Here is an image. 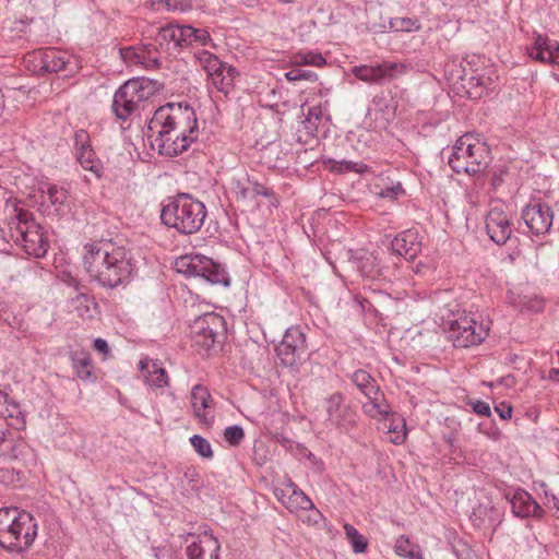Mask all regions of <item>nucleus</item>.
Returning a JSON list of instances; mask_svg holds the SVG:
<instances>
[{"label":"nucleus","mask_w":559,"mask_h":559,"mask_svg":"<svg viewBox=\"0 0 559 559\" xmlns=\"http://www.w3.org/2000/svg\"><path fill=\"white\" fill-rule=\"evenodd\" d=\"M147 138L159 154L177 156L194 142L199 134L194 111L180 104L168 103L157 108L148 122Z\"/></svg>","instance_id":"nucleus-1"},{"label":"nucleus","mask_w":559,"mask_h":559,"mask_svg":"<svg viewBox=\"0 0 559 559\" xmlns=\"http://www.w3.org/2000/svg\"><path fill=\"white\" fill-rule=\"evenodd\" d=\"M84 267L102 287L114 289L128 285L135 271L130 250L112 240L102 239L84 247Z\"/></svg>","instance_id":"nucleus-2"},{"label":"nucleus","mask_w":559,"mask_h":559,"mask_svg":"<svg viewBox=\"0 0 559 559\" xmlns=\"http://www.w3.org/2000/svg\"><path fill=\"white\" fill-rule=\"evenodd\" d=\"M37 522L27 511L0 509V548L21 555L28 550L37 536Z\"/></svg>","instance_id":"nucleus-3"},{"label":"nucleus","mask_w":559,"mask_h":559,"mask_svg":"<svg viewBox=\"0 0 559 559\" xmlns=\"http://www.w3.org/2000/svg\"><path fill=\"white\" fill-rule=\"evenodd\" d=\"M207 215L203 202L189 193H178L169 198L160 212L162 222L182 235H191L201 229Z\"/></svg>","instance_id":"nucleus-4"},{"label":"nucleus","mask_w":559,"mask_h":559,"mask_svg":"<svg viewBox=\"0 0 559 559\" xmlns=\"http://www.w3.org/2000/svg\"><path fill=\"white\" fill-rule=\"evenodd\" d=\"M14 213L7 223L10 240L23 248L28 255L44 257L49 243L43 227L34 219L31 212L15 207Z\"/></svg>","instance_id":"nucleus-5"},{"label":"nucleus","mask_w":559,"mask_h":559,"mask_svg":"<svg viewBox=\"0 0 559 559\" xmlns=\"http://www.w3.org/2000/svg\"><path fill=\"white\" fill-rule=\"evenodd\" d=\"M448 163L456 174L476 175L490 163L487 144L472 133H465L453 145Z\"/></svg>","instance_id":"nucleus-6"},{"label":"nucleus","mask_w":559,"mask_h":559,"mask_svg":"<svg viewBox=\"0 0 559 559\" xmlns=\"http://www.w3.org/2000/svg\"><path fill=\"white\" fill-rule=\"evenodd\" d=\"M152 95L151 81L145 79L129 80L116 91L111 105L112 112L118 119L127 120Z\"/></svg>","instance_id":"nucleus-7"},{"label":"nucleus","mask_w":559,"mask_h":559,"mask_svg":"<svg viewBox=\"0 0 559 559\" xmlns=\"http://www.w3.org/2000/svg\"><path fill=\"white\" fill-rule=\"evenodd\" d=\"M175 269L188 276H198L211 284L229 286V276L225 269L212 259L200 254H186L176 259Z\"/></svg>","instance_id":"nucleus-8"},{"label":"nucleus","mask_w":559,"mask_h":559,"mask_svg":"<svg viewBox=\"0 0 559 559\" xmlns=\"http://www.w3.org/2000/svg\"><path fill=\"white\" fill-rule=\"evenodd\" d=\"M489 328L465 313L449 322L448 337L455 347L467 348L483 343L488 336Z\"/></svg>","instance_id":"nucleus-9"},{"label":"nucleus","mask_w":559,"mask_h":559,"mask_svg":"<svg viewBox=\"0 0 559 559\" xmlns=\"http://www.w3.org/2000/svg\"><path fill=\"white\" fill-rule=\"evenodd\" d=\"M194 56L217 91L227 95L239 75L237 69L221 61L217 56L207 50H200Z\"/></svg>","instance_id":"nucleus-10"},{"label":"nucleus","mask_w":559,"mask_h":559,"mask_svg":"<svg viewBox=\"0 0 559 559\" xmlns=\"http://www.w3.org/2000/svg\"><path fill=\"white\" fill-rule=\"evenodd\" d=\"M194 56L217 91L227 95L239 75L237 69L221 61L217 56L207 50H200Z\"/></svg>","instance_id":"nucleus-11"},{"label":"nucleus","mask_w":559,"mask_h":559,"mask_svg":"<svg viewBox=\"0 0 559 559\" xmlns=\"http://www.w3.org/2000/svg\"><path fill=\"white\" fill-rule=\"evenodd\" d=\"M307 353L306 335L300 326L286 330L282 342L276 347V355L284 367L299 366Z\"/></svg>","instance_id":"nucleus-12"},{"label":"nucleus","mask_w":559,"mask_h":559,"mask_svg":"<svg viewBox=\"0 0 559 559\" xmlns=\"http://www.w3.org/2000/svg\"><path fill=\"white\" fill-rule=\"evenodd\" d=\"M180 537L186 543L187 559H219L221 544L206 530L188 532Z\"/></svg>","instance_id":"nucleus-13"},{"label":"nucleus","mask_w":559,"mask_h":559,"mask_svg":"<svg viewBox=\"0 0 559 559\" xmlns=\"http://www.w3.org/2000/svg\"><path fill=\"white\" fill-rule=\"evenodd\" d=\"M223 323V318L214 312L205 313L195 319L191 325L194 345L205 350L213 347Z\"/></svg>","instance_id":"nucleus-14"},{"label":"nucleus","mask_w":559,"mask_h":559,"mask_svg":"<svg viewBox=\"0 0 559 559\" xmlns=\"http://www.w3.org/2000/svg\"><path fill=\"white\" fill-rule=\"evenodd\" d=\"M406 67L397 62L384 61L377 64H361L352 69L358 80L369 84H379L385 80H393L404 73Z\"/></svg>","instance_id":"nucleus-15"},{"label":"nucleus","mask_w":559,"mask_h":559,"mask_svg":"<svg viewBox=\"0 0 559 559\" xmlns=\"http://www.w3.org/2000/svg\"><path fill=\"white\" fill-rule=\"evenodd\" d=\"M486 231L497 245H504L513 233L511 215L503 205L492 206L485 219Z\"/></svg>","instance_id":"nucleus-16"},{"label":"nucleus","mask_w":559,"mask_h":559,"mask_svg":"<svg viewBox=\"0 0 559 559\" xmlns=\"http://www.w3.org/2000/svg\"><path fill=\"white\" fill-rule=\"evenodd\" d=\"M75 157L83 169L91 171L96 178L104 174L102 160L96 156L87 131L80 129L74 133Z\"/></svg>","instance_id":"nucleus-17"},{"label":"nucleus","mask_w":559,"mask_h":559,"mask_svg":"<svg viewBox=\"0 0 559 559\" xmlns=\"http://www.w3.org/2000/svg\"><path fill=\"white\" fill-rule=\"evenodd\" d=\"M35 60L38 62L39 71L45 73H63L68 76L76 69L75 61L67 52L55 48L39 52Z\"/></svg>","instance_id":"nucleus-18"},{"label":"nucleus","mask_w":559,"mask_h":559,"mask_svg":"<svg viewBox=\"0 0 559 559\" xmlns=\"http://www.w3.org/2000/svg\"><path fill=\"white\" fill-rule=\"evenodd\" d=\"M445 73L449 74V80L456 84L459 81L462 82V86L464 88H483L490 90L495 83V80L491 78L492 70L487 73H478L471 72L468 73L462 64H457L455 62L448 63L445 66Z\"/></svg>","instance_id":"nucleus-19"},{"label":"nucleus","mask_w":559,"mask_h":559,"mask_svg":"<svg viewBox=\"0 0 559 559\" xmlns=\"http://www.w3.org/2000/svg\"><path fill=\"white\" fill-rule=\"evenodd\" d=\"M522 218L534 235H544L552 225L554 213L548 204L534 202L523 210Z\"/></svg>","instance_id":"nucleus-20"},{"label":"nucleus","mask_w":559,"mask_h":559,"mask_svg":"<svg viewBox=\"0 0 559 559\" xmlns=\"http://www.w3.org/2000/svg\"><path fill=\"white\" fill-rule=\"evenodd\" d=\"M343 395L338 392L325 400L326 420L336 428L348 430L356 423V414L343 403Z\"/></svg>","instance_id":"nucleus-21"},{"label":"nucleus","mask_w":559,"mask_h":559,"mask_svg":"<svg viewBox=\"0 0 559 559\" xmlns=\"http://www.w3.org/2000/svg\"><path fill=\"white\" fill-rule=\"evenodd\" d=\"M191 406L194 417L206 427L214 424L215 415L212 412L214 406L213 397L209 389L202 384H195L191 390Z\"/></svg>","instance_id":"nucleus-22"},{"label":"nucleus","mask_w":559,"mask_h":559,"mask_svg":"<svg viewBox=\"0 0 559 559\" xmlns=\"http://www.w3.org/2000/svg\"><path fill=\"white\" fill-rule=\"evenodd\" d=\"M186 33H190L189 29H186V25L167 24L158 28L154 41L164 51L186 47Z\"/></svg>","instance_id":"nucleus-23"},{"label":"nucleus","mask_w":559,"mask_h":559,"mask_svg":"<svg viewBox=\"0 0 559 559\" xmlns=\"http://www.w3.org/2000/svg\"><path fill=\"white\" fill-rule=\"evenodd\" d=\"M393 252L404 257L406 260H413L421 251V241L417 230L407 229L400 233L391 242Z\"/></svg>","instance_id":"nucleus-24"},{"label":"nucleus","mask_w":559,"mask_h":559,"mask_svg":"<svg viewBox=\"0 0 559 559\" xmlns=\"http://www.w3.org/2000/svg\"><path fill=\"white\" fill-rule=\"evenodd\" d=\"M530 57L542 63L559 66V43L538 35L528 49Z\"/></svg>","instance_id":"nucleus-25"},{"label":"nucleus","mask_w":559,"mask_h":559,"mask_svg":"<svg viewBox=\"0 0 559 559\" xmlns=\"http://www.w3.org/2000/svg\"><path fill=\"white\" fill-rule=\"evenodd\" d=\"M513 513L519 518H542L544 515L543 508L534 500V498L525 490L519 489L511 499Z\"/></svg>","instance_id":"nucleus-26"},{"label":"nucleus","mask_w":559,"mask_h":559,"mask_svg":"<svg viewBox=\"0 0 559 559\" xmlns=\"http://www.w3.org/2000/svg\"><path fill=\"white\" fill-rule=\"evenodd\" d=\"M288 487L292 489V492L287 496L286 500H282V503L290 511V512H299V511H312L313 518L311 519L314 523L318 522V518L321 516L320 511L314 507V503L311 499L297 487L293 481L288 483Z\"/></svg>","instance_id":"nucleus-27"},{"label":"nucleus","mask_w":559,"mask_h":559,"mask_svg":"<svg viewBox=\"0 0 559 559\" xmlns=\"http://www.w3.org/2000/svg\"><path fill=\"white\" fill-rule=\"evenodd\" d=\"M140 369L144 373L145 383L152 388H165L168 385L166 370L157 361L142 359Z\"/></svg>","instance_id":"nucleus-28"},{"label":"nucleus","mask_w":559,"mask_h":559,"mask_svg":"<svg viewBox=\"0 0 559 559\" xmlns=\"http://www.w3.org/2000/svg\"><path fill=\"white\" fill-rule=\"evenodd\" d=\"M144 51L139 46H130L120 49L122 60L129 66H142L145 69L154 70L159 68V59H152L143 55Z\"/></svg>","instance_id":"nucleus-29"},{"label":"nucleus","mask_w":559,"mask_h":559,"mask_svg":"<svg viewBox=\"0 0 559 559\" xmlns=\"http://www.w3.org/2000/svg\"><path fill=\"white\" fill-rule=\"evenodd\" d=\"M373 111L376 115L380 114L383 124L389 122L395 117L396 103L390 93L380 92L373 97L372 100Z\"/></svg>","instance_id":"nucleus-30"},{"label":"nucleus","mask_w":559,"mask_h":559,"mask_svg":"<svg viewBox=\"0 0 559 559\" xmlns=\"http://www.w3.org/2000/svg\"><path fill=\"white\" fill-rule=\"evenodd\" d=\"M72 367L75 374L81 380H91L93 378V365L90 354L85 350H75L70 353Z\"/></svg>","instance_id":"nucleus-31"},{"label":"nucleus","mask_w":559,"mask_h":559,"mask_svg":"<svg viewBox=\"0 0 559 559\" xmlns=\"http://www.w3.org/2000/svg\"><path fill=\"white\" fill-rule=\"evenodd\" d=\"M0 416L10 420L9 426L22 429L25 426V417L19 403L8 396V402L0 406Z\"/></svg>","instance_id":"nucleus-32"},{"label":"nucleus","mask_w":559,"mask_h":559,"mask_svg":"<svg viewBox=\"0 0 559 559\" xmlns=\"http://www.w3.org/2000/svg\"><path fill=\"white\" fill-rule=\"evenodd\" d=\"M47 199L51 206L53 207V212L57 215H62L69 209L68 205V191L63 188H59L55 185L48 187Z\"/></svg>","instance_id":"nucleus-33"},{"label":"nucleus","mask_w":559,"mask_h":559,"mask_svg":"<svg viewBox=\"0 0 559 559\" xmlns=\"http://www.w3.org/2000/svg\"><path fill=\"white\" fill-rule=\"evenodd\" d=\"M366 397L368 402L362 405L365 414L372 418L389 414V406L384 403L383 394L380 390L379 393L366 395Z\"/></svg>","instance_id":"nucleus-34"},{"label":"nucleus","mask_w":559,"mask_h":559,"mask_svg":"<svg viewBox=\"0 0 559 559\" xmlns=\"http://www.w3.org/2000/svg\"><path fill=\"white\" fill-rule=\"evenodd\" d=\"M352 381L366 395L379 393V385L376 380L365 370H356L352 376Z\"/></svg>","instance_id":"nucleus-35"},{"label":"nucleus","mask_w":559,"mask_h":559,"mask_svg":"<svg viewBox=\"0 0 559 559\" xmlns=\"http://www.w3.org/2000/svg\"><path fill=\"white\" fill-rule=\"evenodd\" d=\"M344 532L355 554H362L367 550L368 540L352 524H344Z\"/></svg>","instance_id":"nucleus-36"},{"label":"nucleus","mask_w":559,"mask_h":559,"mask_svg":"<svg viewBox=\"0 0 559 559\" xmlns=\"http://www.w3.org/2000/svg\"><path fill=\"white\" fill-rule=\"evenodd\" d=\"M294 63L298 64V66L305 64V66L322 67L326 63V60L319 52L308 51V52H299V53L295 55Z\"/></svg>","instance_id":"nucleus-37"},{"label":"nucleus","mask_w":559,"mask_h":559,"mask_svg":"<svg viewBox=\"0 0 559 559\" xmlns=\"http://www.w3.org/2000/svg\"><path fill=\"white\" fill-rule=\"evenodd\" d=\"M186 29H189L190 33H186V45L190 46L192 44H199L201 46H206L211 41L210 33L203 28H194L190 25H186Z\"/></svg>","instance_id":"nucleus-38"},{"label":"nucleus","mask_w":559,"mask_h":559,"mask_svg":"<svg viewBox=\"0 0 559 559\" xmlns=\"http://www.w3.org/2000/svg\"><path fill=\"white\" fill-rule=\"evenodd\" d=\"M390 27L395 32H414L420 28V23L417 19L393 17L390 20Z\"/></svg>","instance_id":"nucleus-39"},{"label":"nucleus","mask_w":559,"mask_h":559,"mask_svg":"<svg viewBox=\"0 0 559 559\" xmlns=\"http://www.w3.org/2000/svg\"><path fill=\"white\" fill-rule=\"evenodd\" d=\"M74 308L78 314L83 319H91L93 317L91 306L94 305L93 300L85 294H79L73 299Z\"/></svg>","instance_id":"nucleus-40"},{"label":"nucleus","mask_w":559,"mask_h":559,"mask_svg":"<svg viewBox=\"0 0 559 559\" xmlns=\"http://www.w3.org/2000/svg\"><path fill=\"white\" fill-rule=\"evenodd\" d=\"M361 274L368 278H377L380 274V266L373 255L361 258L360 260Z\"/></svg>","instance_id":"nucleus-41"},{"label":"nucleus","mask_w":559,"mask_h":559,"mask_svg":"<svg viewBox=\"0 0 559 559\" xmlns=\"http://www.w3.org/2000/svg\"><path fill=\"white\" fill-rule=\"evenodd\" d=\"M190 442L198 454L205 459L213 457L211 443L203 437L194 435L190 438Z\"/></svg>","instance_id":"nucleus-42"},{"label":"nucleus","mask_w":559,"mask_h":559,"mask_svg":"<svg viewBox=\"0 0 559 559\" xmlns=\"http://www.w3.org/2000/svg\"><path fill=\"white\" fill-rule=\"evenodd\" d=\"M245 439V431L238 425L228 426L224 430V440L231 447H238Z\"/></svg>","instance_id":"nucleus-43"},{"label":"nucleus","mask_w":559,"mask_h":559,"mask_svg":"<svg viewBox=\"0 0 559 559\" xmlns=\"http://www.w3.org/2000/svg\"><path fill=\"white\" fill-rule=\"evenodd\" d=\"M322 109L320 105L308 107L306 119L302 121L308 131L317 130L318 123L321 121Z\"/></svg>","instance_id":"nucleus-44"},{"label":"nucleus","mask_w":559,"mask_h":559,"mask_svg":"<svg viewBox=\"0 0 559 559\" xmlns=\"http://www.w3.org/2000/svg\"><path fill=\"white\" fill-rule=\"evenodd\" d=\"M329 163L331 165L330 169L336 170L338 173H343V171L361 173L367 168V166L364 164H358V163H353V162H347V160L337 162L334 159H330Z\"/></svg>","instance_id":"nucleus-45"},{"label":"nucleus","mask_w":559,"mask_h":559,"mask_svg":"<svg viewBox=\"0 0 559 559\" xmlns=\"http://www.w3.org/2000/svg\"><path fill=\"white\" fill-rule=\"evenodd\" d=\"M285 78L288 81L295 82L300 80L306 81H317L318 75L312 71L301 70V69H292L285 73Z\"/></svg>","instance_id":"nucleus-46"},{"label":"nucleus","mask_w":559,"mask_h":559,"mask_svg":"<svg viewBox=\"0 0 559 559\" xmlns=\"http://www.w3.org/2000/svg\"><path fill=\"white\" fill-rule=\"evenodd\" d=\"M394 551L399 556L407 557H409L412 552H415V550L411 548L409 538L405 535H401L397 537L394 545Z\"/></svg>","instance_id":"nucleus-47"},{"label":"nucleus","mask_w":559,"mask_h":559,"mask_svg":"<svg viewBox=\"0 0 559 559\" xmlns=\"http://www.w3.org/2000/svg\"><path fill=\"white\" fill-rule=\"evenodd\" d=\"M248 183L251 186L253 198L257 199V197L262 195L265 198H270L273 195L272 189L266 187L263 183H260L258 181H252L250 178H247Z\"/></svg>","instance_id":"nucleus-48"},{"label":"nucleus","mask_w":559,"mask_h":559,"mask_svg":"<svg viewBox=\"0 0 559 559\" xmlns=\"http://www.w3.org/2000/svg\"><path fill=\"white\" fill-rule=\"evenodd\" d=\"M235 189L242 200H254L251 186L248 183L247 179L245 181L237 180L235 182Z\"/></svg>","instance_id":"nucleus-49"},{"label":"nucleus","mask_w":559,"mask_h":559,"mask_svg":"<svg viewBox=\"0 0 559 559\" xmlns=\"http://www.w3.org/2000/svg\"><path fill=\"white\" fill-rule=\"evenodd\" d=\"M472 407H473V411L477 414V415H481V416H490L491 414V411H490V406L488 403L486 402H483V401H474L471 403Z\"/></svg>","instance_id":"nucleus-50"},{"label":"nucleus","mask_w":559,"mask_h":559,"mask_svg":"<svg viewBox=\"0 0 559 559\" xmlns=\"http://www.w3.org/2000/svg\"><path fill=\"white\" fill-rule=\"evenodd\" d=\"M139 48H142L144 50L142 52L145 57H150L152 59H159V56H158L159 47L156 43L143 44V45L139 46Z\"/></svg>","instance_id":"nucleus-51"},{"label":"nucleus","mask_w":559,"mask_h":559,"mask_svg":"<svg viewBox=\"0 0 559 559\" xmlns=\"http://www.w3.org/2000/svg\"><path fill=\"white\" fill-rule=\"evenodd\" d=\"M495 411L498 413L501 419H510L512 416V407L501 403L499 406H496Z\"/></svg>","instance_id":"nucleus-52"},{"label":"nucleus","mask_w":559,"mask_h":559,"mask_svg":"<svg viewBox=\"0 0 559 559\" xmlns=\"http://www.w3.org/2000/svg\"><path fill=\"white\" fill-rule=\"evenodd\" d=\"M462 549L455 548L454 552L456 554L457 559H473L474 554L473 551L467 547L466 544L462 545Z\"/></svg>","instance_id":"nucleus-53"},{"label":"nucleus","mask_w":559,"mask_h":559,"mask_svg":"<svg viewBox=\"0 0 559 559\" xmlns=\"http://www.w3.org/2000/svg\"><path fill=\"white\" fill-rule=\"evenodd\" d=\"M544 495H545V499H546V501L544 502L545 506H547V507L552 506L554 508H556L557 513H558L559 512L558 498L554 493L549 492L548 490H544Z\"/></svg>","instance_id":"nucleus-54"},{"label":"nucleus","mask_w":559,"mask_h":559,"mask_svg":"<svg viewBox=\"0 0 559 559\" xmlns=\"http://www.w3.org/2000/svg\"><path fill=\"white\" fill-rule=\"evenodd\" d=\"M94 348L104 355H107L109 353L108 343L100 337H98L94 341Z\"/></svg>","instance_id":"nucleus-55"},{"label":"nucleus","mask_w":559,"mask_h":559,"mask_svg":"<svg viewBox=\"0 0 559 559\" xmlns=\"http://www.w3.org/2000/svg\"><path fill=\"white\" fill-rule=\"evenodd\" d=\"M399 190H401V187H392V188H388V189H385V190H383V191L381 192V195H382V197H391V198H393V197L396 194V192H397Z\"/></svg>","instance_id":"nucleus-56"},{"label":"nucleus","mask_w":559,"mask_h":559,"mask_svg":"<svg viewBox=\"0 0 559 559\" xmlns=\"http://www.w3.org/2000/svg\"><path fill=\"white\" fill-rule=\"evenodd\" d=\"M8 242H9V240L7 239V235L0 228V251L5 249V246H7Z\"/></svg>","instance_id":"nucleus-57"},{"label":"nucleus","mask_w":559,"mask_h":559,"mask_svg":"<svg viewBox=\"0 0 559 559\" xmlns=\"http://www.w3.org/2000/svg\"><path fill=\"white\" fill-rule=\"evenodd\" d=\"M4 108H5V97H4L2 90L0 88V117L2 116V114L4 111Z\"/></svg>","instance_id":"nucleus-58"},{"label":"nucleus","mask_w":559,"mask_h":559,"mask_svg":"<svg viewBox=\"0 0 559 559\" xmlns=\"http://www.w3.org/2000/svg\"><path fill=\"white\" fill-rule=\"evenodd\" d=\"M274 493L281 502H282V500L287 499V496L285 495L284 490H282V489H275Z\"/></svg>","instance_id":"nucleus-59"},{"label":"nucleus","mask_w":559,"mask_h":559,"mask_svg":"<svg viewBox=\"0 0 559 559\" xmlns=\"http://www.w3.org/2000/svg\"><path fill=\"white\" fill-rule=\"evenodd\" d=\"M8 394L0 391V406L2 405L3 402H8Z\"/></svg>","instance_id":"nucleus-60"},{"label":"nucleus","mask_w":559,"mask_h":559,"mask_svg":"<svg viewBox=\"0 0 559 559\" xmlns=\"http://www.w3.org/2000/svg\"><path fill=\"white\" fill-rule=\"evenodd\" d=\"M241 2L247 7H253L258 0H241Z\"/></svg>","instance_id":"nucleus-61"},{"label":"nucleus","mask_w":559,"mask_h":559,"mask_svg":"<svg viewBox=\"0 0 559 559\" xmlns=\"http://www.w3.org/2000/svg\"><path fill=\"white\" fill-rule=\"evenodd\" d=\"M408 558L409 559H423L421 555L419 552H417V551L412 552Z\"/></svg>","instance_id":"nucleus-62"}]
</instances>
